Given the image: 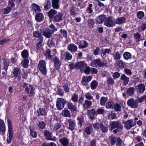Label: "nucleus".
Wrapping results in <instances>:
<instances>
[{
	"instance_id": "obj_9",
	"label": "nucleus",
	"mask_w": 146,
	"mask_h": 146,
	"mask_svg": "<svg viewBox=\"0 0 146 146\" xmlns=\"http://www.w3.org/2000/svg\"><path fill=\"white\" fill-rule=\"evenodd\" d=\"M104 25L108 27H110L115 25V22L111 17L107 18L105 20Z\"/></svg>"
},
{
	"instance_id": "obj_58",
	"label": "nucleus",
	"mask_w": 146,
	"mask_h": 146,
	"mask_svg": "<svg viewBox=\"0 0 146 146\" xmlns=\"http://www.w3.org/2000/svg\"><path fill=\"white\" fill-rule=\"evenodd\" d=\"M131 54L128 52H125L123 54V56L124 58L126 60L130 58L131 56Z\"/></svg>"
},
{
	"instance_id": "obj_45",
	"label": "nucleus",
	"mask_w": 146,
	"mask_h": 146,
	"mask_svg": "<svg viewBox=\"0 0 146 146\" xmlns=\"http://www.w3.org/2000/svg\"><path fill=\"white\" fill-rule=\"evenodd\" d=\"M64 55L65 56V59L66 60H70L72 58V55L68 52H66Z\"/></svg>"
},
{
	"instance_id": "obj_26",
	"label": "nucleus",
	"mask_w": 146,
	"mask_h": 146,
	"mask_svg": "<svg viewBox=\"0 0 146 146\" xmlns=\"http://www.w3.org/2000/svg\"><path fill=\"white\" fill-rule=\"evenodd\" d=\"M59 141L63 146H68L69 142V140L65 137L60 139Z\"/></svg>"
},
{
	"instance_id": "obj_62",
	"label": "nucleus",
	"mask_w": 146,
	"mask_h": 146,
	"mask_svg": "<svg viewBox=\"0 0 146 146\" xmlns=\"http://www.w3.org/2000/svg\"><path fill=\"white\" fill-rule=\"evenodd\" d=\"M140 35L138 33H136L135 34L134 37L136 41L138 42L140 40Z\"/></svg>"
},
{
	"instance_id": "obj_39",
	"label": "nucleus",
	"mask_w": 146,
	"mask_h": 146,
	"mask_svg": "<svg viewBox=\"0 0 146 146\" xmlns=\"http://www.w3.org/2000/svg\"><path fill=\"white\" fill-rule=\"evenodd\" d=\"M21 73V70L20 69L18 68H15L13 70V75L15 77H17L19 74H20Z\"/></svg>"
},
{
	"instance_id": "obj_10",
	"label": "nucleus",
	"mask_w": 146,
	"mask_h": 146,
	"mask_svg": "<svg viewBox=\"0 0 146 146\" xmlns=\"http://www.w3.org/2000/svg\"><path fill=\"white\" fill-rule=\"evenodd\" d=\"M91 64L93 66L96 67L98 66L101 67L104 66L106 64L104 62H102L101 60L98 59L94 60L91 63Z\"/></svg>"
},
{
	"instance_id": "obj_3",
	"label": "nucleus",
	"mask_w": 146,
	"mask_h": 146,
	"mask_svg": "<svg viewBox=\"0 0 146 146\" xmlns=\"http://www.w3.org/2000/svg\"><path fill=\"white\" fill-rule=\"evenodd\" d=\"M7 121L8 124V137L7 138V141L8 143H11L12 139L13 138V133L11 120L8 119Z\"/></svg>"
},
{
	"instance_id": "obj_47",
	"label": "nucleus",
	"mask_w": 146,
	"mask_h": 146,
	"mask_svg": "<svg viewBox=\"0 0 146 146\" xmlns=\"http://www.w3.org/2000/svg\"><path fill=\"white\" fill-rule=\"evenodd\" d=\"M12 10V8L11 7L7 6V7L3 10V11L4 14H6L10 13Z\"/></svg>"
},
{
	"instance_id": "obj_22",
	"label": "nucleus",
	"mask_w": 146,
	"mask_h": 146,
	"mask_svg": "<svg viewBox=\"0 0 146 146\" xmlns=\"http://www.w3.org/2000/svg\"><path fill=\"white\" fill-rule=\"evenodd\" d=\"M6 127L5 123L3 120H0V132L1 135L5 134Z\"/></svg>"
},
{
	"instance_id": "obj_33",
	"label": "nucleus",
	"mask_w": 146,
	"mask_h": 146,
	"mask_svg": "<svg viewBox=\"0 0 146 146\" xmlns=\"http://www.w3.org/2000/svg\"><path fill=\"white\" fill-rule=\"evenodd\" d=\"M62 115L64 117H70L71 116L70 111L66 109H64L62 111Z\"/></svg>"
},
{
	"instance_id": "obj_15",
	"label": "nucleus",
	"mask_w": 146,
	"mask_h": 146,
	"mask_svg": "<svg viewBox=\"0 0 146 146\" xmlns=\"http://www.w3.org/2000/svg\"><path fill=\"white\" fill-rule=\"evenodd\" d=\"M77 68L80 69V71L83 72L84 69L87 66V64L84 61H80L76 63Z\"/></svg>"
},
{
	"instance_id": "obj_14",
	"label": "nucleus",
	"mask_w": 146,
	"mask_h": 146,
	"mask_svg": "<svg viewBox=\"0 0 146 146\" xmlns=\"http://www.w3.org/2000/svg\"><path fill=\"white\" fill-rule=\"evenodd\" d=\"M135 89L137 93L139 94H143L145 90L144 84H142L137 85Z\"/></svg>"
},
{
	"instance_id": "obj_56",
	"label": "nucleus",
	"mask_w": 146,
	"mask_h": 146,
	"mask_svg": "<svg viewBox=\"0 0 146 146\" xmlns=\"http://www.w3.org/2000/svg\"><path fill=\"white\" fill-rule=\"evenodd\" d=\"M114 60H119L121 58V56L119 52L117 51L115 52V53L113 55Z\"/></svg>"
},
{
	"instance_id": "obj_21",
	"label": "nucleus",
	"mask_w": 146,
	"mask_h": 146,
	"mask_svg": "<svg viewBox=\"0 0 146 146\" xmlns=\"http://www.w3.org/2000/svg\"><path fill=\"white\" fill-rule=\"evenodd\" d=\"M106 16L104 15H99L96 18V22L98 24L102 23L106 19Z\"/></svg>"
},
{
	"instance_id": "obj_6",
	"label": "nucleus",
	"mask_w": 146,
	"mask_h": 146,
	"mask_svg": "<svg viewBox=\"0 0 146 146\" xmlns=\"http://www.w3.org/2000/svg\"><path fill=\"white\" fill-rule=\"evenodd\" d=\"M110 143L111 146L114 145L116 143L117 146H120L121 144L122 141L120 138L113 137L110 138Z\"/></svg>"
},
{
	"instance_id": "obj_13",
	"label": "nucleus",
	"mask_w": 146,
	"mask_h": 146,
	"mask_svg": "<svg viewBox=\"0 0 146 146\" xmlns=\"http://www.w3.org/2000/svg\"><path fill=\"white\" fill-rule=\"evenodd\" d=\"M54 66L56 70H58L61 64V62L59 59L56 56H55L52 58Z\"/></svg>"
},
{
	"instance_id": "obj_52",
	"label": "nucleus",
	"mask_w": 146,
	"mask_h": 146,
	"mask_svg": "<svg viewBox=\"0 0 146 146\" xmlns=\"http://www.w3.org/2000/svg\"><path fill=\"white\" fill-rule=\"evenodd\" d=\"M3 68L6 71H7L8 69V67L9 66V61L7 60H3Z\"/></svg>"
},
{
	"instance_id": "obj_50",
	"label": "nucleus",
	"mask_w": 146,
	"mask_h": 146,
	"mask_svg": "<svg viewBox=\"0 0 146 146\" xmlns=\"http://www.w3.org/2000/svg\"><path fill=\"white\" fill-rule=\"evenodd\" d=\"M107 101L108 98L107 97H102L100 99V105L102 106L104 105Z\"/></svg>"
},
{
	"instance_id": "obj_46",
	"label": "nucleus",
	"mask_w": 146,
	"mask_h": 146,
	"mask_svg": "<svg viewBox=\"0 0 146 146\" xmlns=\"http://www.w3.org/2000/svg\"><path fill=\"white\" fill-rule=\"evenodd\" d=\"M98 85L97 82L95 80H93L91 83L90 86L92 89L94 90L97 87Z\"/></svg>"
},
{
	"instance_id": "obj_32",
	"label": "nucleus",
	"mask_w": 146,
	"mask_h": 146,
	"mask_svg": "<svg viewBox=\"0 0 146 146\" xmlns=\"http://www.w3.org/2000/svg\"><path fill=\"white\" fill-rule=\"evenodd\" d=\"M67 105L68 109H70L71 111H77L76 107L74 106L72 103L69 102L67 104Z\"/></svg>"
},
{
	"instance_id": "obj_37",
	"label": "nucleus",
	"mask_w": 146,
	"mask_h": 146,
	"mask_svg": "<svg viewBox=\"0 0 146 146\" xmlns=\"http://www.w3.org/2000/svg\"><path fill=\"white\" fill-rule=\"evenodd\" d=\"M33 9L35 12H40L41 9H40V7L36 3H33L32 4Z\"/></svg>"
},
{
	"instance_id": "obj_55",
	"label": "nucleus",
	"mask_w": 146,
	"mask_h": 146,
	"mask_svg": "<svg viewBox=\"0 0 146 146\" xmlns=\"http://www.w3.org/2000/svg\"><path fill=\"white\" fill-rule=\"evenodd\" d=\"M52 34L49 31H44L43 33V35L46 38H50L52 36Z\"/></svg>"
},
{
	"instance_id": "obj_31",
	"label": "nucleus",
	"mask_w": 146,
	"mask_h": 146,
	"mask_svg": "<svg viewBox=\"0 0 146 146\" xmlns=\"http://www.w3.org/2000/svg\"><path fill=\"white\" fill-rule=\"evenodd\" d=\"M111 52V50L109 48H106L104 50H102L101 53V56L103 57L106 56V53L109 54Z\"/></svg>"
},
{
	"instance_id": "obj_8",
	"label": "nucleus",
	"mask_w": 146,
	"mask_h": 146,
	"mask_svg": "<svg viewBox=\"0 0 146 146\" xmlns=\"http://www.w3.org/2000/svg\"><path fill=\"white\" fill-rule=\"evenodd\" d=\"M66 102L63 98H58L57 99L56 106L57 108L59 110H62Z\"/></svg>"
},
{
	"instance_id": "obj_51",
	"label": "nucleus",
	"mask_w": 146,
	"mask_h": 146,
	"mask_svg": "<svg viewBox=\"0 0 146 146\" xmlns=\"http://www.w3.org/2000/svg\"><path fill=\"white\" fill-rule=\"evenodd\" d=\"M113 103L111 101H109L106 105V107L108 109L113 108Z\"/></svg>"
},
{
	"instance_id": "obj_42",
	"label": "nucleus",
	"mask_w": 146,
	"mask_h": 146,
	"mask_svg": "<svg viewBox=\"0 0 146 146\" xmlns=\"http://www.w3.org/2000/svg\"><path fill=\"white\" fill-rule=\"evenodd\" d=\"M29 55L28 52L26 50H23L21 52V56L23 58L27 59L28 58Z\"/></svg>"
},
{
	"instance_id": "obj_57",
	"label": "nucleus",
	"mask_w": 146,
	"mask_h": 146,
	"mask_svg": "<svg viewBox=\"0 0 146 146\" xmlns=\"http://www.w3.org/2000/svg\"><path fill=\"white\" fill-rule=\"evenodd\" d=\"M54 121L55 123L54 125V129L56 130H58L61 127V125L58 123L56 120H54Z\"/></svg>"
},
{
	"instance_id": "obj_41",
	"label": "nucleus",
	"mask_w": 146,
	"mask_h": 146,
	"mask_svg": "<svg viewBox=\"0 0 146 146\" xmlns=\"http://www.w3.org/2000/svg\"><path fill=\"white\" fill-rule=\"evenodd\" d=\"M92 104V102L91 101L86 100H85L84 103L83 104V106L85 109H87L90 107Z\"/></svg>"
},
{
	"instance_id": "obj_2",
	"label": "nucleus",
	"mask_w": 146,
	"mask_h": 146,
	"mask_svg": "<svg viewBox=\"0 0 146 146\" xmlns=\"http://www.w3.org/2000/svg\"><path fill=\"white\" fill-rule=\"evenodd\" d=\"M22 86L25 88V92L29 95L32 96L35 95V88L33 85L24 82L23 83Z\"/></svg>"
},
{
	"instance_id": "obj_64",
	"label": "nucleus",
	"mask_w": 146,
	"mask_h": 146,
	"mask_svg": "<svg viewBox=\"0 0 146 146\" xmlns=\"http://www.w3.org/2000/svg\"><path fill=\"white\" fill-rule=\"evenodd\" d=\"M145 95H143L141 96V98H138L137 100L138 103H141L144 100L145 101Z\"/></svg>"
},
{
	"instance_id": "obj_12",
	"label": "nucleus",
	"mask_w": 146,
	"mask_h": 146,
	"mask_svg": "<svg viewBox=\"0 0 146 146\" xmlns=\"http://www.w3.org/2000/svg\"><path fill=\"white\" fill-rule=\"evenodd\" d=\"M44 135L48 140L54 141H56L57 140L55 136L52 137V133L48 130H44Z\"/></svg>"
},
{
	"instance_id": "obj_19",
	"label": "nucleus",
	"mask_w": 146,
	"mask_h": 146,
	"mask_svg": "<svg viewBox=\"0 0 146 146\" xmlns=\"http://www.w3.org/2000/svg\"><path fill=\"white\" fill-rule=\"evenodd\" d=\"M60 0H52V5L54 9H58L60 8Z\"/></svg>"
},
{
	"instance_id": "obj_43",
	"label": "nucleus",
	"mask_w": 146,
	"mask_h": 146,
	"mask_svg": "<svg viewBox=\"0 0 146 146\" xmlns=\"http://www.w3.org/2000/svg\"><path fill=\"white\" fill-rule=\"evenodd\" d=\"M84 131L88 135L90 134L92 131V125H90L89 126L85 128Z\"/></svg>"
},
{
	"instance_id": "obj_28",
	"label": "nucleus",
	"mask_w": 146,
	"mask_h": 146,
	"mask_svg": "<svg viewBox=\"0 0 146 146\" xmlns=\"http://www.w3.org/2000/svg\"><path fill=\"white\" fill-rule=\"evenodd\" d=\"M120 79L123 80V84L124 86L128 84L129 80V78L124 74H123L121 76Z\"/></svg>"
},
{
	"instance_id": "obj_29",
	"label": "nucleus",
	"mask_w": 146,
	"mask_h": 146,
	"mask_svg": "<svg viewBox=\"0 0 146 146\" xmlns=\"http://www.w3.org/2000/svg\"><path fill=\"white\" fill-rule=\"evenodd\" d=\"M88 42L85 40L80 41L79 42V48H83L86 47L88 46Z\"/></svg>"
},
{
	"instance_id": "obj_1",
	"label": "nucleus",
	"mask_w": 146,
	"mask_h": 146,
	"mask_svg": "<svg viewBox=\"0 0 146 146\" xmlns=\"http://www.w3.org/2000/svg\"><path fill=\"white\" fill-rule=\"evenodd\" d=\"M123 129V125L119 121H113L110 124V130H113V132L115 133L122 131Z\"/></svg>"
},
{
	"instance_id": "obj_11",
	"label": "nucleus",
	"mask_w": 146,
	"mask_h": 146,
	"mask_svg": "<svg viewBox=\"0 0 146 146\" xmlns=\"http://www.w3.org/2000/svg\"><path fill=\"white\" fill-rule=\"evenodd\" d=\"M127 104L128 106L132 108H134L137 107L138 103L137 100H135L133 98H131L128 100Z\"/></svg>"
},
{
	"instance_id": "obj_23",
	"label": "nucleus",
	"mask_w": 146,
	"mask_h": 146,
	"mask_svg": "<svg viewBox=\"0 0 146 146\" xmlns=\"http://www.w3.org/2000/svg\"><path fill=\"white\" fill-rule=\"evenodd\" d=\"M67 48L70 51L75 52L77 51L78 48L75 44L71 43L68 46Z\"/></svg>"
},
{
	"instance_id": "obj_36",
	"label": "nucleus",
	"mask_w": 146,
	"mask_h": 146,
	"mask_svg": "<svg viewBox=\"0 0 146 146\" xmlns=\"http://www.w3.org/2000/svg\"><path fill=\"white\" fill-rule=\"evenodd\" d=\"M100 128L103 133H105L108 130V126L104 125L101 123H100Z\"/></svg>"
},
{
	"instance_id": "obj_17",
	"label": "nucleus",
	"mask_w": 146,
	"mask_h": 146,
	"mask_svg": "<svg viewBox=\"0 0 146 146\" xmlns=\"http://www.w3.org/2000/svg\"><path fill=\"white\" fill-rule=\"evenodd\" d=\"M92 78V76H90L88 77L84 76L82 79L81 83L82 85L84 86H86L88 85L87 83L90 81Z\"/></svg>"
},
{
	"instance_id": "obj_24",
	"label": "nucleus",
	"mask_w": 146,
	"mask_h": 146,
	"mask_svg": "<svg viewBox=\"0 0 146 146\" xmlns=\"http://www.w3.org/2000/svg\"><path fill=\"white\" fill-rule=\"evenodd\" d=\"M87 113L92 120L94 119V116L95 115H96V111L94 109H92L88 110L87 111Z\"/></svg>"
},
{
	"instance_id": "obj_63",
	"label": "nucleus",
	"mask_w": 146,
	"mask_h": 146,
	"mask_svg": "<svg viewBox=\"0 0 146 146\" xmlns=\"http://www.w3.org/2000/svg\"><path fill=\"white\" fill-rule=\"evenodd\" d=\"M137 15L138 18L142 19L144 16V13L142 11H138L137 13Z\"/></svg>"
},
{
	"instance_id": "obj_49",
	"label": "nucleus",
	"mask_w": 146,
	"mask_h": 146,
	"mask_svg": "<svg viewBox=\"0 0 146 146\" xmlns=\"http://www.w3.org/2000/svg\"><path fill=\"white\" fill-rule=\"evenodd\" d=\"M30 135L33 138H36L37 137L36 132L33 128H30Z\"/></svg>"
},
{
	"instance_id": "obj_38",
	"label": "nucleus",
	"mask_w": 146,
	"mask_h": 146,
	"mask_svg": "<svg viewBox=\"0 0 146 146\" xmlns=\"http://www.w3.org/2000/svg\"><path fill=\"white\" fill-rule=\"evenodd\" d=\"M38 117L40 115H44L46 114L45 110L43 108H40L37 110Z\"/></svg>"
},
{
	"instance_id": "obj_44",
	"label": "nucleus",
	"mask_w": 146,
	"mask_h": 146,
	"mask_svg": "<svg viewBox=\"0 0 146 146\" xmlns=\"http://www.w3.org/2000/svg\"><path fill=\"white\" fill-rule=\"evenodd\" d=\"M121 106L118 103H116L113 105V108L116 111H121Z\"/></svg>"
},
{
	"instance_id": "obj_40",
	"label": "nucleus",
	"mask_w": 146,
	"mask_h": 146,
	"mask_svg": "<svg viewBox=\"0 0 146 146\" xmlns=\"http://www.w3.org/2000/svg\"><path fill=\"white\" fill-rule=\"evenodd\" d=\"M29 62V61L27 59H24L19 65H21L24 68H26L28 67V64Z\"/></svg>"
},
{
	"instance_id": "obj_59",
	"label": "nucleus",
	"mask_w": 146,
	"mask_h": 146,
	"mask_svg": "<svg viewBox=\"0 0 146 146\" xmlns=\"http://www.w3.org/2000/svg\"><path fill=\"white\" fill-rule=\"evenodd\" d=\"M49 27L51 29L50 30V31L51 32V33L52 34L57 30L56 27L53 24L50 25L49 26Z\"/></svg>"
},
{
	"instance_id": "obj_60",
	"label": "nucleus",
	"mask_w": 146,
	"mask_h": 146,
	"mask_svg": "<svg viewBox=\"0 0 146 146\" xmlns=\"http://www.w3.org/2000/svg\"><path fill=\"white\" fill-rule=\"evenodd\" d=\"M71 99L73 102H76L78 99V95L76 93H74L72 95Z\"/></svg>"
},
{
	"instance_id": "obj_5",
	"label": "nucleus",
	"mask_w": 146,
	"mask_h": 146,
	"mask_svg": "<svg viewBox=\"0 0 146 146\" xmlns=\"http://www.w3.org/2000/svg\"><path fill=\"white\" fill-rule=\"evenodd\" d=\"M122 123L124 124V127L127 130L130 129L135 125V123L134 122L132 119L128 120L127 121L123 120Z\"/></svg>"
},
{
	"instance_id": "obj_4",
	"label": "nucleus",
	"mask_w": 146,
	"mask_h": 146,
	"mask_svg": "<svg viewBox=\"0 0 146 146\" xmlns=\"http://www.w3.org/2000/svg\"><path fill=\"white\" fill-rule=\"evenodd\" d=\"M38 67L42 73L45 75L47 73L46 62L43 60L40 61L38 64Z\"/></svg>"
},
{
	"instance_id": "obj_35",
	"label": "nucleus",
	"mask_w": 146,
	"mask_h": 146,
	"mask_svg": "<svg viewBox=\"0 0 146 146\" xmlns=\"http://www.w3.org/2000/svg\"><path fill=\"white\" fill-rule=\"evenodd\" d=\"M134 91L135 88H134L130 87L127 89L126 93L128 95L131 96L134 94Z\"/></svg>"
},
{
	"instance_id": "obj_7",
	"label": "nucleus",
	"mask_w": 146,
	"mask_h": 146,
	"mask_svg": "<svg viewBox=\"0 0 146 146\" xmlns=\"http://www.w3.org/2000/svg\"><path fill=\"white\" fill-rule=\"evenodd\" d=\"M76 124L74 120L71 119H69L67 120L65 123V125L71 131L74 130Z\"/></svg>"
},
{
	"instance_id": "obj_18",
	"label": "nucleus",
	"mask_w": 146,
	"mask_h": 146,
	"mask_svg": "<svg viewBox=\"0 0 146 146\" xmlns=\"http://www.w3.org/2000/svg\"><path fill=\"white\" fill-rule=\"evenodd\" d=\"M63 15L61 12H57L53 19L54 21L56 22H60L63 20Z\"/></svg>"
},
{
	"instance_id": "obj_16",
	"label": "nucleus",
	"mask_w": 146,
	"mask_h": 146,
	"mask_svg": "<svg viewBox=\"0 0 146 146\" xmlns=\"http://www.w3.org/2000/svg\"><path fill=\"white\" fill-rule=\"evenodd\" d=\"M57 13V11L53 9H51L47 13V15L50 19H53Z\"/></svg>"
},
{
	"instance_id": "obj_30",
	"label": "nucleus",
	"mask_w": 146,
	"mask_h": 146,
	"mask_svg": "<svg viewBox=\"0 0 146 146\" xmlns=\"http://www.w3.org/2000/svg\"><path fill=\"white\" fill-rule=\"evenodd\" d=\"M88 26L90 29L93 28L94 25V20L91 19H89L87 21Z\"/></svg>"
},
{
	"instance_id": "obj_25",
	"label": "nucleus",
	"mask_w": 146,
	"mask_h": 146,
	"mask_svg": "<svg viewBox=\"0 0 146 146\" xmlns=\"http://www.w3.org/2000/svg\"><path fill=\"white\" fill-rule=\"evenodd\" d=\"M35 19L36 21L38 22H40L44 20V16L42 13H38L36 15Z\"/></svg>"
},
{
	"instance_id": "obj_20",
	"label": "nucleus",
	"mask_w": 146,
	"mask_h": 146,
	"mask_svg": "<svg viewBox=\"0 0 146 146\" xmlns=\"http://www.w3.org/2000/svg\"><path fill=\"white\" fill-rule=\"evenodd\" d=\"M126 18L125 17H120L117 18L115 20V23L118 25H122L126 23Z\"/></svg>"
},
{
	"instance_id": "obj_34",
	"label": "nucleus",
	"mask_w": 146,
	"mask_h": 146,
	"mask_svg": "<svg viewBox=\"0 0 146 146\" xmlns=\"http://www.w3.org/2000/svg\"><path fill=\"white\" fill-rule=\"evenodd\" d=\"M33 36L36 37L38 38V40H43V38L41 35V34L39 33L38 31H35L33 33Z\"/></svg>"
},
{
	"instance_id": "obj_53",
	"label": "nucleus",
	"mask_w": 146,
	"mask_h": 146,
	"mask_svg": "<svg viewBox=\"0 0 146 146\" xmlns=\"http://www.w3.org/2000/svg\"><path fill=\"white\" fill-rule=\"evenodd\" d=\"M93 5L92 4H89L88 7H87L86 11L88 14H91L93 12V10L92 9Z\"/></svg>"
},
{
	"instance_id": "obj_61",
	"label": "nucleus",
	"mask_w": 146,
	"mask_h": 146,
	"mask_svg": "<svg viewBox=\"0 0 146 146\" xmlns=\"http://www.w3.org/2000/svg\"><path fill=\"white\" fill-rule=\"evenodd\" d=\"M85 98L87 100H92L93 98V97L89 92L86 93L85 95Z\"/></svg>"
},
{
	"instance_id": "obj_27",
	"label": "nucleus",
	"mask_w": 146,
	"mask_h": 146,
	"mask_svg": "<svg viewBox=\"0 0 146 146\" xmlns=\"http://www.w3.org/2000/svg\"><path fill=\"white\" fill-rule=\"evenodd\" d=\"M44 10L47 11L50 8L51 2L50 0H45L44 4Z\"/></svg>"
},
{
	"instance_id": "obj_54",
	"label": "nucleus",
	"mask_w": 146,
	"mask_h": 146,
	"mask_svg": "<svg viewBox=\"0 0 146 146\" xmlns=\"http://www.w3.org/2000/svg\"><path fill=\"white\" fill-rule=\"evenodd\" d=\"M45 55L46 58L48 59H51L52 58V56L51 54V51L50 49H47L46 51Z\"/></svg>"
},
{
	"instance_id": "obj_48",
	"label": "nucleus",
	"mask_w": 146,
	"mask_h": 146,
	"mask_svg": "<svg viewBox=\"0 0 146 146\" xmlns=\"http://www.w3.org/2000/svg\"><path fill=\"white\" fill-rule=\"evenodd\" d=\"M117 64L118 68L119 69H122L124 67L123 62L121 60L118 61Z\"/></svg>"
}]
</instances>
